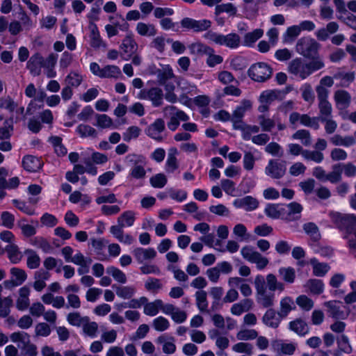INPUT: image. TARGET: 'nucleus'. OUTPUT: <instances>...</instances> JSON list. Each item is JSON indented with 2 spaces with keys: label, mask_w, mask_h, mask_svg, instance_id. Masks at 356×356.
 Masks as SVG:
<instances>
[{
  "label": "nucleus",
  "mask_w": 356,
  "mask_h": 356,
  "mask_svg": "<svg viewBox=\"0 0 356 356\" xmlns=\"http://www.w3.org/2000/svg\"><path fill=\"white\" fill-rule=\"evenodd\" d=\"M264 35V30L256 29L245 34L242 44L245 47H252L254 44Z\"/></svg>",
  "instance_id": "obj_26"
},
{
  "label": "nucleus",
  "mask_w": 356,
  "mask_h": 356,
  "mask_svg": "<svg viewBox=\"0 0 356 356\" xmlns=\"http://www.w3.org/2000/svg\"><path fill=\"white\" fill-rule=\"evenodd\" d=\"M167 178L166 176L163 173H159L152 176L149 182L152 187L156 188H161L165 186L167 184Z\"/></svg>",
  "instance_id": "obj_51"
},
{
  "label": "nucleus",
  "mask_w": 356,
  "mask_h": 356,
  "mask_svg": "<svg viewBox=\"0 0 356 356\" xmlns=\"http://www.w3.org/2000/svg\"><path fill=\"white\" fill-rule=\"evenodd\" d=\"M282 279L288 284H292L296 280V271L293 267H282L278 270Z\"/></svg>",
  "instance_id": "obj_38"
},
{
  "label": "nucleus",
  "mask_w": 356,
  "mask_h": 356,
  "mask_svg": "<svg viewBox=\"0 0 356 356\" xmlns=\"http://www.w3.org/2000/svg\"><path fill=\"white\" fill-rule=\"evenodd\" d=\"M174 76L173 71L169 66L167 68L157 70V77L159 84L163 85L166 81Z\"/></svg>",
  "instance_id": "obj_53"
},
{
  "label": "nucleus",
  "mask_w": 356,
  "mask_h": 356,
  "mask_svg": "<svg viewBox=\"0 0 356 356\" xmlns=\"http://www.w3.org/2000/svg\"><path fill=\"white\" fill-rule=\"evenodd\" d=\"M5 252H7L8 257L13 264H18L22 259V252L19 251L18 246L14 243L6 245Z\"/></svg>",
  "instance_id": "obj_27"
},
{
  "label": "nucleus",
  "mask_w": 356,
  "mask_h": 356,
  "mask_svg": "<svg viewBox=\"0 0 356 356\" xmlns=\"http://www.w3.org/2000/svg\"><path fill=\"white\" fill-rule=\"evenodd\" d=\"M323 305L327 308L328 316L335 319H345L349 314V312H344L341 309L343 302L338 300H330L325 302Z\"/></svg>",
  "instance_id": "obj_13"
},
{
  "label": "nucleus",
  "mask_w": 356,
  "mask_h": 356,
  "mask_svg": "<svg viewBox=\"0 0 356 356\" xmlns=\"http://www.w3.org/2000/svg\"><path fill=\"white\" fill-rule=\"evenodd\" d=\"M188 49L191 54L200 56H207L208 54L214 52L213 48L202 42L192 43L188 46Z\"/></svg>",
  "instance_id": "obj_24"
},
{
  "label": "nucleus",
  "mask_w": 356,
  "mask_h": 356,
  "mask_svg": "<svg viewBox=\"0 0 356 356\" xmlns=\"http://www.w3.org/2000/svg\"><path fill=\"white\" fill-rule=\"evenodd\" d=\"M305 232L309 235L313 242H318L321 239V234L318 226L314 222H307L302 226Z\"/></svg>",
  "instance_id": "obj_29"
},
{
  "label": "nucleus",
  "mask_w": 356,
  "mask_h": 356,
  "mask_svg": "<svg viewBox=\"0 0 356 356\" xmlns=\"http://www.w3.org/2000/svg\"><path fill=\"white\" fill-rule=\"evenodd\" d=\"M1 225L8 228L12 229L14 226L15 216L8 211H3L1 214Z\"/></svg>",
  "instance_id": "obj_64"
},
{
  "label": "nucleus",
  "mask_w": 356,
  "mask_h": 356,
  "mask_svg": "<svg viewBox=\"0 0 356 356\" xmlns=\"http://www.w3.org/2000/svg\"><path fill=\"white\" fill-rule=\"evenodd\" d=\"M300 33V28L298 25H293L287 28L284 34V42L293 41Z\"/></svg>",
  "instance_id": "obj_55"
},
{
  "label": "nucleus",
  "mask_w": 356,
  "mask_h": 356,
  "mask_svg": "<svg viewBox=\"0 0 356 356\" xmlns=\"http://www.w3.org/2000/svg\"><path fill=\"white\" fill-rule=\"evenodd\" d=\"M83 81L82 76L74 72H70L65 79V81L67 83L68 86L70 87H78L81 85Z\"/></svg>",
  "instance_id": "obj_62"
},
{
  "label": "nucleus",
  "mask_w": 356,
  "mask_h": 356,
  "mask_svg": "<svg viewBox=\"0 0 356 356\" xmlns=\"http://www.w3.org/2000/svg\"><path fill=\"white\" fill-rule=\"evenodd\" d=\"M135 221V213L133 211L123 212L118 218V224L124 223V226L130 227Z\"/></svg>",
  "instance_id": "obj_49"
},
{
  "label": "nucleus",
  "mask_w": 356,
  "mask_h": 356,
  "mask_svg": "<svg viewBox=\"0 0 356 356\" xmlns=\"http://www.w3.org/2000/svg\"><path fill=\"white\" fill-rule=\"evenodd\" d=\"M10 340L14 342H21L22 346L18 345L25 356H37V346L31 342L30 335L24 332H15L10 334Z\"/></svg>",
  "instance_id": "obj_5"
},
{
  "label": "nucleus",
  "mask_w": 356,
  "mask_h": 356,
  "mask_svg": "<svg viewBox=\"0 0 356 356\" xmlns=\"http://www.w3.org/2000/svg\"><path fill=\"white\" fill-rule=\"evenodd\" d=\"M293 87L291 86H287L285 88L282 90H268L264 91L259 97V100L261 103L270 104L274 100H282L285 98V96L292 91Z\"/></svg>",
  "instance_id": "obj_10"
},
{
  "label": "nucleus",
  "mask_w": 356,
  "mask_h": 356,
  "mask_svg": "<svg viewBox=\"0 0 356 356\" xmlns=\"http://www.w3.org/2000/svg\"><path fill=\"white\" fill-rule=\"evenodd\" d=\"M17 107V104L10 97L0 98V108H6L10 112H13Z\"/></svg>",
  "instance_id": "obj_60"
},
{
  "label": "nucleus",
  "mask_w": 356,
  "mask_h": 356,
  "mask_svg": "<svg viewBox=\"0 0 356 356\" xmlns=\"http://www.w3.org/2000/svg\"><path fill=\"white\" fill-rule=\"evenodd\" d=\"M107 273L111 275L117 282L122 284L127 282L126 275L118 268L115 266H109L107 268Z\"/></svg>",
  "instance_id": "obj_52"
},
{
  "label": "nucleus",
  "mask_w": 356,
  "mask_h": 356,
  "mask_svg": "<svg viewBox=\"0 0 356 356\" xmlns=\"http://www.w3.org/2000/svg\"><path fill=\"white\" fill-rule=\"evenodd\" d=\"M305 286L308 288L311 293L314 295H320L324 290V284L323 281L318 279L308 280Z\"/></svg>",
  "instance_id": "obj_31"
},
{
  "label": "nucleus",
  "mask_w": 356,
  "mask_h": 356,
  "mask_svg": "<svg viewBox=\"0 0 356 356\" xmlns=\"http://www.w3.org/2000/svg\"><path fill=\"white\" fill-rule=\"evenodd\" d=\"M177 149L172 148L169 152L165 163V170L168 172H174L179 167L177 159L175 156Z\"/></svg>",
  "instance_id": "obj_39"
},
{
  "label": "nucleus",
  "mask_w": 356,
  "mask_h": 356,
  "mask_svg": "<svg viewBox=\"0 0 356 356\" xmlns=\"http://www.w3.org/2000/svg\"><path fill=\"white\" fill-rule=\"evenodd\" d=\"M89 28L90 29L89 36L90 39V46L94 49H98L101 46L106 47V45L103 42L101 38L97 24L93 22H90Z\"/></svg>",
  "instance_id": "obj_20"
},
{
  "label": "nucleus",
  "mask_w": 356,
  "mask_h": 356,
  "mask_svg": "<svg viewBox=\"0 0 356 356\" xmlns=\"http://www.w3.org/2000/svg\"><path fill=\"white\" fill-rule=\"evenodd\" d=\"M43 63L44 58L40 53L37 52L32 55L27 62V68L31 74L38 76L41 73V67H43Z\"/></svg>",
  "instance_id": "obj_16"
},
{
  "label": "nucleus",
  "mask_w": 356,
  "mask_h": 356,
  "mask_svg": "<svg viewBox=\"0 0 356 356\" xmlns=\"http://www.w3.org/2000/svg\"><path fill=\"white\" fill-rule=\"evenodd\" d=\"M233 204L236 208H243L249 211L256 209L259 206V202L256 198L248 195L243 198L236 199Z\"/></svg>",
  "instance_id": "obj_17"
},
{
  "label": "nucleus",
  "mask_w": 356,
  "mask_h": 356,
  "mask_svg": "<svg viewBox=\"0 0 356 356\" xmlns=\"http://www.w3.org/2000/svg\"><path fill=\"white\" fill-rule=\"evenodd\" d=\"M91 245L95 250L97 255V259L104 261L106 259L105 254L102 252V250L104 247V240L102 238H91Z\"/></svg>",
  "instance_id": "obj_50"
},
{
  "label": "nucleus",
  "mask_w": 356,
  "mask_h": 356,
  "mask_svg": "<svg viewBox=\"0 0 356 356\" xmlns=\"http://www.w3.org/2000/svg\"><path fill=\"white\" fill-rule=\"evenodd\" d=\"M296 303L305 311H309L314 307L313 300L305 295L299 296L296 298Z\"/></svg>",
  "instance_id": "obj_58"
},
{
  "label": "nucleus",
  "mask_w": 356,
  "mask_h": 356,
  "mask_svg": "<svg viewBox=\"0 0 356 356\" xmlns=\"http://www.w3.org/2000/svg\"><path fill=\"white\" fill-rule=\"evenodd\" d=\"M342 172V164H335L332 166V171L326 175L325 180L330 181L332 184H336L341 180Z\"/></svg>",
  "instance_id": "obj_33"
},
{
  "label": "nucleus",
  "mask_w": 356,
  "mask_h": 356,
  "mask_svg": "<svg viewBox=\"0 0 356 356\" xmlns=\"http://www.w3.org/2000/svg\"><path fill=\"white\" fill-rule=\"evenodd\" d=\"M286 161H279L275 159H270L265 168V173L267 176L275 179L282 178L286 174Z\"/></svg>",
  "instance_id": "obj_9"
},
{
  "label": "nucleus",
  "mask_w": 356,
  "mask_h": 356,
  "mask_svg": "<svg viewBox=\"0 0 356 356\" xmlns=\"http://www.w3.org/2000/svg\"><path fill=\"white\" fill-rule=\"evenodd\" d=\"M126 161L134 166L143 164H146V158L141 154H129L126 158Z\"/></svg>",
  "instance_id": "obj_61"
},
{
  "label": "nucleus",
  "mask_w": 356,
  "mask_h": 356,
  "mask_svg": "<svg viewBox=\"0 0 356 356\" xmlns=\"http://www.w3.org/2000/svg\"><path fill=\"white\" fill-rule=\"evenodd\" d=\"M138 47V46L134 38V35L131 33L127 35L120 45L122 58L125 60L131 59L137 51Z\"/></svg>",
  "instance_id": "obj_11"
},
{
  "label": "nucleus",
  "mask_w": 356,
  "mask_h": 356,
  "mask_svg": "<svg viewBox=\"0 0 356 356\" xmlns=\"http://www.w3.org/2000/svg\"><path fill=\"white\" fill-rule=\"evenodd\" d=\"M132 253L139 264L143 263L145 260L152 259L156 256V252L152 248L147 249L136 248Z\"/></svg>",
  "instance_id": "obj_18"
},
{
  "label": "nucleus",
  "mask_w": 356,
  "mask_h": 356,
  "mask_svg": "<svg viewBox=\"0 0 356 356\" xmlns=\"http://www.w3.org/2000/svg\"><path fill=\"white\" fill-rule=\"evenodd\" d=\"M289 328L299 336H305L309 331L307 323L302 318H296L291 321L289 324Z\"/></svg>",
  "instance_id": "obj_21"
},
{
  "label": "nucleus",
  "mask_w": 356,
  "mask_h": 356,
  "mask_svg": "<svg viewBox=\"0 0 356 356\" xmlns=\"http://www.w3.org/2000/svg\"><path fill=\"white\" fill-rule=\"evenodd\" d=\"M196 304L201 312H206L208 307L207 299V292L205 291H198L195 293Z\"/></svg>",
  "instance_id": "obj_47"
},
{
  "label": "nucleus",
  "mask_w": 356,
  "mask_h": 356,
  "mask_svg": "<svg viewBox=\"0 0 356 356\" xmlns=\"http://www.w3.org/2000/svg\"><path fill=\"white\" fill-rule=\"evenodd\" d=\"M321 44L314 38L302 37L300 38L296 46L298 54L307 58H316Z\"/></svg>",
  "instance_id": "obj_3"
},
{
  "label": "nucleus",
  "mask_w": 356,
  "mask_h": 356,
  "mask_svg": "<svg viewBox=\"0 0 356 356\" xmlns=\"http://www.w3.org/2000/svg\"><path fill=\"white\" fill-rule=\"evenodd\" d=\"M97 125L102 129L109 128L113 124L112 119L106 114H97Z\"/></svg>",
  "instance_id": "obj_63"
},
{
  "label": "nucleus",
  "mask_w": 356,
  "mask_h": 356,
  "mask_svg": "<svg viewBox=\"0 0 356 356\" xmlns=\"http://www.w3.org/2000/svg\"><path fill=\"white\" fill-rule=\"evenodd\" d=\"M293 303L290 297H285L280 301V311L277 313L281 318H286L289 313L292 310L291 305Z\"/></svg>",
  "instance_id": "obj_42"
},
{
  "label": "nucleus",
  "mask_w": 356,
  "mask_h": 356,
  "mask_svg": "<svg viewBox=\"0 0 356 356\" xmlns=\"http://www.w3.org/2000/svg\"><path fill=\"white\" fill-rule=\"evenodd\" d=\"M137 33L142 36H154L156 34V29L153 24H146L144 22H138L136 26Z\"/></svg>",
  "instance_id": "obj_34"
},
{
  "label": "nucleus",
  "mask_w": 356,
  "mask_h": 356,
  "mask_svg": "<svg viewBox=\"0 0 356 356\" xmlns=\"http://www.w3.org/2000/svg\"><path fill=\"white\" fill-rule=\"evenodd\" d=\"M302 157L306 160L313 161L316 163H321L323 160V154L319 151H310L305 149L303 152Z\"/></svg>",
  "instance_id": "obj_57"
},
{
  "label": "nucleus",
  "mask_w": 356,
  "mask_h": 356,
  "mask_svg": "<svg viewBox=\"0 0 356 356\" xmlns=\"http://www.w3.org/2000/svg\"><path fill=\"white\" fill-rule=\"evenodd\" d=\"M180 25L184 31H193L198 33L208 30L211 26L209 19L196 20L191 17H184L180 21Z\"/></svg>",
  "instance_id": "obj_7"
},
{
  "label": "nucleus",
  "mask_w": 356,
  "mask_h": 356,
  "mask_svg": "<svg viewBox=\"0 0 356 356\" xmlns=\"http://www.w3.org/2000/svg\"><path fill=\"white\" fill-rule=\"evenodd\" d=\"M76 131L79 134L81 138L88 136L96 137L97 131L92 127L88 124H81L76 129Z\"/></svg>",
  "instance_id": "obj_45"
},
{
  "label": "nucleus",
  "mask_w": 356,
  "mask_h": 356,
  "mask_svg": "<svg viewBox=\"0 0 356 356\" xmlns=\"http://www.w3.org/2000/svg\"><path fill=\"white\" fill-rule=\"evenodd\" d=\"M160 307H163V301L157 299L154 302L147 303L144 306V313L150 316H156L159 313Z\"/></svg>",
  "instance_id": "obj_36"
},
{
  "label": "nucleus",
  "mask_w": 356,
  "mask_h": 356,
  "mask_svg": "<svg viewBox=\"0 0 356 356\" xmlns=\"http://www.w3.org/2000/svg\"><path fill=\"white\" fill-rule=\"evenodd\" d=\"M309 263L312 266L313 275L316 277H324L330 268L327 263L319 262L316 258H312Z\"/></svg>",
  "instance_id": "obj_25"
},
{
  "label": "nucleus",
  "mask_w": 356,
  "mask_h": 356,
  "mask_svg": "<svg viewBox=\"0 0 356 356\" xmlns=\"http://www.w3.org/2000/svg\"><path fill=\"white\" fill-rule=\"evenodd\" d=\"M243 257L251 263L257 264V267L259 270H262L268 264V259L263 257L259 252L254 251L251 246L246 245L241 250Z\"/></svg>",
  "instance_id": "obj_8"
},
{
  "label": "nucleus",
  "mask_w": 356,
  "mask_h": 356,
  "mask_svg": "<svg viewBox=\"0 0 356 356\" xmlns=\"http://www.w3.org/2000/svg\"><path fill=\"white\" fill-rule=\"evenodd\" d=\"M30 243L37 248H41L44 252H50L53 248L51 244L42 236H36L30 239Z\"/></svg>",
  "instance_id": "obj_40"
},
{
  "label": "nucleus",
  "mask_w": 356,
  "mask_h": 356,
  "mask_svg": "<svg viewBox=\"0 0 356 356\" xmlns=\"http://www.w3.org/2000/svg\"><path fill=\"white\" fill-rule=\"evenodd\" d=\"M288 211L285 209L284 212L283 220L291 222L298 220L300 218V213L303 208L302 206L296 202H292L287 204Z\"/></svg>",
  "instance_id": "obj_15"
},
{
  "label": "nucleus",
  "mask_w": 356,
  "mask_h": 356,
  "mask_svg": "<svg viewBox=\"0 0 356 356\" xmlns=\"http://www.w3.org/2000/svg\"><path fill=\"white\" fill-rule=\"evenodd\" d=\"M283 318L280 316H277V313L274 309L269 308L262 317V322L266 326L277 328Z\"/></svg>",
  "instance_id": "obj_19"
},
{
  "label": "nucleus",
  "mask_w": 356,
  "mask_h": 356,
  "mask_svg": "<svg viewBox=\"0 0 356 356\" xmlns=\"http://www.w3.org/2000/svg\"><path fill=\"white\" fill-rule=\"evenodd\" d=\"M264 211L266 215L270 218L274 219L281 218L283 220L285 208L280 207L279 204H268Z\"/></svg>",
  "instance_id": "obj_28"
},
{
  "label": "nucleus",
  "mask_w": 356,
  "mask_h": 356,
  "mask_svg": "<svg viewBox=\"0 0 356 356\" xmlns=\"http://www.w3.org/2000/svg\"><path fill=\"white\" fill-rule=\"evenodd\" d=\"M165 122L162 118H157L149 124L145 129V134L157 142H161L163 138L161 133L165 130Z\"/></svg>",
  "instance_id": "obj_12"
},
{
  "label": "nucleus",
  "mask_w": 356,
  "mask_h": 356,
  "mask_svg": "<svg viewBox=\"0 0 356 356\" xmlns=\"http://www.w3.org/2000/svg\"><path fill=\"white\" fill-rule=\"evenodd\" d=\"M273 74V68L264 62L252 64L248 70V76L256 82L264 83Z\"/></svg>",
  "instance_id": "obj_4"
},
{
  "label": "nucleus",
  "mask_w": 356,
  "mask_h": 356,
  "mask_svg": "<svg viewBox=\"0 0 356 356\" xmlns=\"http://www.w3.org/2000/svg\"><path fill=\"white\" fill-rule=\"evenodd\" d=\"M257 301L264 308H270L274 305L275 293L273 291L267 292L266 290L257 293Z\"/></svg>",
  "instance_id": "obj_22"
},
{
  "label": "nucleus",
  "mask_w": 356,
  "mask_h": 356,
  "mask_svg": "<svg viewBox=\"0 0 356 356\" xmlns=\"http://www.w3.org/2000/svg\"><path fill=\"white\" fill-rule=\"evenodd\" d=\"M329 216L334 227L345 233L343 238L347 239V246L350 253H355L356 251V215L331 211Z\"/></svg>",
  "instance_id": "obj_1"
},
{
  "label": "nucleus",
  "mask_w": 356,
  "mask_h": 356,
  "mask_svg": "<svg viewBox=\"0 0 356 356\" xmlns=\"http://www.w3.org/2000/svg\"><path fill=\"white\" fill-rule=\"evenodd\" d=\"M24 253L28 254L26 264L29 268L35 269L40 266V258L34 250L27 249L24 251Z\"/></svg>",
  "instance_id": "obj_35"
},
{
  "label": "nucleus",
  "mask_w": 356,
  "mask_h": 356,
  "mask_svg": "<svg viewBox=\"0 0 356 356\" xmlns=\"http://www.w3.org/2000/svg\"><path fill=\"white\" fill-rule=\"evenodd\" d=\"M136 292V289L134 286H118L116 289V294L118 296L124 298H131Z\"/></svg>",
  "instance_id": "obj_56"
},
{
  "label": "nucleus",
  "mask_w": 356,
  "mask_h": 356,
  "mask_svg": "<svg viewBox=\"0 0 356 356\" xmlns=\"http://www.w3.org/2000/svg\"><path fill=\"white\" fill-rule=\"evenodd\" d=\"M319 120V117L311 118L307 114H300L296 111L292 112L289 115V122L293 129H296L298 122H300L302 125L317 130L320 127Z\"/></svg>",
  "instance_id": "obj_6"
},
{
  "label": "nucleus",
  "mask_w": 356,
  "mask_h": 356,
  "mask_svg": "<svg viewBox=\"0 0 356 356\" xmlns=\"http://www.w3.org/2000/svg\"><path fill=\"white\" fill-rule=\"evenodd\" d=\"M67 320L70 325L79 327L83 322L89 321L90 318L88 316L81 317L79 312H72L68 314Z\"/></svg>",
  "instance_id": "obj_43"
},
{
  "label": "nucleus",
  "mask_w": 356,
  "mask_h": 356,
  "mask_svg": "<svg viewBox=\"0 0 356 356\" xmlns=\"http://www.w3.org/2000/svg\"><path fill=\"white\" fill-rule=\"evenodd\" d=\"M292 138L296 140H300L302 145L307 147L312 144V138L310 132L306 129H299L292 135Z\"/></svg>",
  "instance_id": "obj_41"
},
{
  "label": "nucleus",
  "mask_w": 356,
  "mask_h": 356,
  "mask_svg": "<svg viewBox=\"0 0 356 356\" xmlns=\"http://www.w3.org/2000/svg\"><path fill=\"white\" fill-rule=\"evenodd\" d=\"M12 202L13 205L22 212L29 216H33L35 214V209L32 207L28 205L26 202L17 199L13 200Z\"/></svg>",
  "instance_id": "obj_54"
},
{
  "label": "nucleus",
  "mask_w": 356,
  "mask_h": 356,
  "mask_svg": "<svg viewBox=\"0 0 356 356\" xmlns=\"http://www.w3.org/2000/svg\"><path fill=\"white\" fill-rule=\"evenodd\" d=\"M204 38L215 42L217 44L225 45L230 49L238 48L241 44V38L235 33H229L225 35L212 31H209L204 35Z\"/></svg>",
  "instance_id": "obj_2"
},
{
  "label": "nucleus",
  "mask_w": 356,
  "mask_h": 356,
  "mask_svg": "<svg viewBox=\"0 0 356 356\" xmlns=\"http://www.w3.org/2000/svg\"><path fill=\"white\" fill-rule=\"evenodd\" d=\"M13 301L10 296L2 298L0 297V317L8 316L10 313V307H13Z\"/></svg>",
  "instance_id": "obj_37"
},
{
  "label": "nucleus",
  "mask_w": 356,
  "mask_h": 356,
  "mask_svg": "<svg viewBox=\"0 0 356 356\" xmlns=\"http://www.w3.org/2000/svg\"><path fill=\"white\" fill-rule=\"evenodd\" d=\"M222 13H227L231 16H235L237 13V8L232 3L216 5L215 15H218Z\"/></svg>",
  "instance_id": "obj_44"
},
{
  "label": "nucleus",
  "mask_w": 356,
  "mask_h": 356,
  "mask_svg": "<svg viewBox=\"0 0 356 356\" xmlns=\"http://www.w3.org/2000/svg\"><path fill=\"white\" fill-rule=\"evenodd\" d=\"M41 158L33 155H26L22 159V167L29 172H38L43 166Z\"/></svg>",
  "instance_id": "obj_14"
},
{
  "label": "nucleus",
  "mask_w": 356,
  "mask_h": 356,
  "mask_svg": "<svg viewBox=\"0 0 356 356\" xmlns=\"http://www.w3.org/2000/svg\"><path fill=\"white\" fill-rule=\"evenodd\" d=\"M338 348L340 351L347 354H350L353 351L351 345L349 343V339L347 336L341 334L337 339Z\"/></svg>",
  "instance_id": "obj_48"
},
{
  "label": "nucleus",
  "mask_w": 356,
  "mask_h": 356,
  "mask_svg": "<svg viewBox=\"0 0 356 356\" xmlns=\"http://www.w3.org/2000/svg\"><path fill=\"white\" fill-rule=\"evenodd\" d=\"M148 99L151 100L154 107H158L163 104V93L161 88L155 87L149 89L147 93Z\"/></svg>",
  "instance_id": "obj_30"
},
{
  "label": "nucleus",
  "mask_w": 356,
  "mask_h": 356,
  "mask_svg": "<svg viewBox=\"0 0 356 356\" xmlns=\"http://www.w3.org/2000/svg\"><path fill=\"white\" fill-rule=\"evenodd\" d=\"M120 70L115 65H106L102 69L101 78H111L115 77L116 75L120 74Z\"/></svg>",
  "instance_id": "obj_59"
},
{
  "label": "nucleus",
  "mask_w": 356,
  "mask_h": 356,
  "mask_svg": "<svg viewBox=\"0 0 356 356\" xmlns=\"http://www.w3.org/2000/svg\"><path fill=\"white\" fill-rule=\"evenodd\" d=\"M10 274L18 286L22 284L27 278L26 271L22 268L13 267L10 269Z\"/></svg>",
  "instance_id": "obj_46"
},
{
  "label": "nucleus",
  "mask_w": 356,
  "mask_h": 356,
  "mask_svg": "<svg viewBox=\"0 0 356 356\" xmlns=\"http://www.w3.org/2000/svg\"><path fill=\"white\" fill-rule=\"evenodd\" d=\"M252 108V102L248 99H243L241 105L236 106V109L232 113V117H231V121L236 124V120H242L243 118L246 111Z\"/></svg>",
  "instance_id": "obj_23"
},
{
  "label": "nucleus",
  "mask_w": 356,
  "mask_h": 356,
  "mask_svg": "<svg viewBox=\"0 0 356 356\" xmlns=\"http://www.w3.org/2000/svg\"><path fill=\"white\" fill-rule=\"evenodd\" d=\"M334 99L340 108H347L350 103V95L346 90H337L334 94Z\"/></svg>",
  "instance_id": "obj_32"
}]
</instances>
